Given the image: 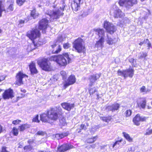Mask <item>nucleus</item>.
Here are the masks:
<instances>
[{
	"label": "nucleus",
	"instance_id": "obj_59",
	"mask_svg": "<svg viewBox=\"0 0 152 152\" xmlns=\"http://www.w3.org/2000/svg\"><path fill=\"white\" fill-rule=\"evenodd\" d=\"M2 131V127L0 125V133H1Z\"/></svg>",
	"mask_w": 152,
	"mask_h": 152
},
{
	"label": "nucleus",
	"instance_id": "obj_1",
	"mask_svg": "<svg viewBox=\"0 0 152 152\" xmlns=\"http://www.w3.org/2000/svg\"><path fill=\"white\" fill-rule=\"evenodd\" d=\"M65 5L64 0H62L60 1V3L53 6L54 8H57V10L53 11L50 10L47 11L46 14L50 17V20L51 21H53L55 19H57L60 16L63 15V13L62 12L64 10Z\"/></svg>",
	"mask_w": 152,
	"mask_h": 152
},
{
	"label": "nucleus",
	"instance_id": "obj_23",
	"mask_svg": "<svg viewBox=\"0 0 152 152\" xmlns=\"http://www.w3.org/2000/svg\"><path fill=\"white\" fill-rule=\"evenodd\" d=\"M120 105L118 104H115L111 105L109 106L106 108V110L107 111H114L118 109Z\"/></svg>",
	"mask_w": 152,
	"mask_h": 152
},
{
	"label": "nucleus",
	"instance_id": "obj_53",
	"mask_svg": "<svg viewBox=\"0 0 152 152\" xmlns=\"http://www.w3.org/2000/svg\"><path fill=\"white\" fill-rule=\"evenodd\" d=\"M34 140L33 139H30L28 140V143L30 145L32 144L34 142Z\"/></svg>",
	"mask_w": 152,
	"mask_h": 152
},
{
	"label": "nucleus",
	"instance_id": "obj_22",
	"mask_svg": "<svg viewBox=\"0 0 152 152\" xmlns=\"http://www.w3.org/2000/svg\"><path fill=\"white\" fill-rule=\"evenodd\" d=\"M96 34H97L100 38L104 39V31L103 29H94Z\"/></svg>",
	"mask_w": 152,
	"mask_h": 152
},
{
	"label": "nucleus",
	"instance_id": "obj_8",
	"mask_svg": "<svg viewBox=\"0 0 152 152\" xmlns=\"http://www.w3.org/2000/svg\"><path fill=\"white\" fill-rule=\"evenodd\" d=\"M104 27L107 32L111 34H113L117 30L116 27L113 24L107 21H105L104 23Z\"/></svg>",
	"mask_w": 152,
	"mask_h": 152
},
{
	"label": "nucleus",
	"instance_id": "obj_26",
	"mask_svg": "<svg viewBox=\"0 0 152 152\" xmlns=\"http://www.w3.org/2000/svg\"><path fill=\"white\" fill-rule=\"evenodd\" d=\"M41 120L43 122H46L48 121V119H49L48 118V115L47 113H43L40 115Z\"/></svg>",
	"mask_w": 152,
	"mask_h": 152
},
{
	"label": "nucleus",
	"instance_id": "obj_45",
	"mask_svg": "<svg viewBox=\"0 0 152 152\" xmlns=\"http://www.w3.org/2000/svg\"><path fill=\"white\" fill-rule=\"evenodd\" d=\"M122 140H120L116 141L113 145V147L114 148L115 146H117V145H119L120 143L122 142Z\"/></svg>",
	"mask_w": 152,
	"mask_h": 152
},
{
	"label": "nucleus",
	"instance_id": "obj_46",
	"mask_svg": "<svg viewBox=\"0 0 152 152\" xmlns=\"http://www.w3.org/2000/svg\"><path fill=\"white\" fill-rule=\"evenodd\" d=\"M60 122L62 125H65L66 124L65 118H62L60 120Z\"/></svg>",
	"mask_w": 152,
	"mask_h": 152
},
{
	"label": "nucleus",
	"instance_id": "obj_38",
	"mask_svg": "<svg viewBox=\"0 0 152 152\" xmlns=\"http://www.w3.org/2000/svg\"><path fill=\"white\" fill-rule=\"evenodd\" d=\"M140 55L139 56V58H145L147 56V53L145 52H141L140 53Z\"/></svg>",
	"mask_w": 152,
	"mask_h": 152
},
{
	"label": "nucleus",
	"instance_id": "obj_36",
	"mask_svg": "<svg viewBox=\"0 0 152 152\" xmlns=\"http://www.w3.org/2000/svg\"><path fill=\"white\" fill-rule=\"evenodd\" d=\"M100 118L103 121L106 122H108L111 120V119L110 117H100Z\"/></svg>",
	"mask_w": 152,
	"mask_h": 152
},
{
	"label": "nucleus",
	"instance_id": "obj_15",
	"mask_svg": "<svg viewBox=\"0 0 152 152\" xmlns=\"http://www.w3.org/2000/svg\"><path fill=\"white\" fill-rule=\"evenodd\" d=\"M27 77V76L21 72H19L18 73L16 76V84L18 86H20L23 84V78Z\"/></svg>",
	"mask_w": 152,
	"mask_h": 152
},
{
	"label": "nucleus",
	"instance_id": "obj_61",
	"mask_svg": "<svg viewBox=\"0 0 152 152\" xmlns=\"http://www.w3.org/2000/svg\"><path fill=\"white\" fill-rule=\"evenodd\" d=\"M143 42H140V43H139V45H142L143 44Z\"/></svg>",
	"mask_w": 152,
	"mask_h": 152
},
{
	"label": "nucleus",
	"instance_id": "obj_43",
	"mask_svg": "<svg viewBox=\"0 0 152 152\" xmlns=\"http://www.w3.org/2000/svg\"><path fill=\"white\" fill-rule=\"evenodd\" d=\"M12 131L13 134L15 136H17L18 134V131L16 128L14 127L13 128Z\"/></svg>",
	"mask_w": 152,
	"mask_h": 152
},
{
	"label": "nucleus",
	"instance_id": "obj_47",
	"mask_svg": "<svg viewBox=\"0 0 152 152\" xmlns=\"http://www.w3.org/2000/svg\"><path fill=\"white\" fill-rule=\"evenodd\" d=\"M63 47L65 49H67L70 47V45L68 43H64L63 44Z\"/></svg>",
	"mask_w": 152,
	"mask_h": 152
},
{
	"label": "nucleus",
	"instance_id": "obj_10",
	"mask_svg": "<svg viewBox=\"0 0 152 152\" xmlns=\"http://www.w3.org/2000/svg\"><path fill=\"white\" fill-rule=\"evenodd\" d=\"M110 12L113 13V15L115 18H121L124 15V13L115 4L113 5L112 7Z\"/></svg>",
	"mask_w": 152,
	"mask_h": 152
},
{
	"label": "nucleus",
	"instance_id": "obj_14",
	"mask_svg": "<svg viewBox=\"0 0 152 152\" xmlns=\"http://www.w3.org/2000/svg\"><path fill=\"white\" fill-rule=\"evenodd\" d=\"M73 148V146L69 144H64L58 147L57 152H65Z\"/></svg>",
	"mask_w": 152,
	"mask_h": 152
},
{
	"label": "nucleus",
	"instance_id": "obj_13",
	"mask_svg": "<svg viewBox=\"0 0 152 152\" xmlns=\"http://www.w3.org/2000/svg\"><path fill=\"white\" fill-rule=\"evenodd\" d=\"M76 82V78L74 75H71L68 78L67 81H65L63 83V89H65L69 86L72 85Z\"/></svg>",
	"mask_w": 152,
	"mask_h": 152
},
{
	"label": "nucleus",
	"instance_id": "obj_28",
	"mask_svg": "<svg viewBox=\"0 0 152 152\" xmlns=\"http://www.w3.org/2000/svg\"><path fill=\"white\" fill-rule=\"evenodd\" d=\"M89 10L88 9L84 10H82L81 12L80 16L82 18H84L87 16L89 14Z\"/></svg>",
	"mask_w": 152,
	"mask_h": 152
},
{
	"label": "nucleus",
	"instance_id": "obj_25",
	"mask_svg": "<svg viewBox=\"0 0 152 152\" xmlns=\"http://www.w3.org/2000/svg\"><path fill=\"white\" fill-rule=\"evenodd\" d=\"M146 103V100L144 99H141L140 102L138 101L137 102L138 107L143 109H144L145 108Z\"/></svg>",
	"mask_w": 152,
	"mask_h": 152
},
{
	"label": "nucleus",
	"instance_id": "obj_30",
	"mask_svg": "<svg viewBox=\"0 0 152 152\" xmlns=\"http://www.w3.org/2000/svg\"><path fill=\"white\" fill-rule=\"evenodd\" d=\"M140 91L141 93H143V94H145L149 92L150 90L146 88L145 87L143 86L140 88Z\"/></svg>",
	"mask_w": 152,
	"mask_h": 152
},
{
	"label": "nucleus",
	"instance_id": "obj_19",
	"mask_svg": "<svg viewBox=\"0 0 152 152\" xmlns=\"http://www.w3.org/2000/svg\"><path fill=\"white\" fill-rule=\"evenodd\" d=\"M146 118L145 117H140L139 114H137L133 118V121L134 124L137 126L140 124V121H144L146 120Z\"/></svg>",
	"mask_w": 152,
	"mask_h": 152
},
{
	"label": "nucleus",
	"instance_id": "obj_44",
	"mask_svg": "<svg viewBox=\"0 0 152 152\" xmlns=\"http://www.w3.org/2000/svg\"><path fill=\"white\" fill-rule=\"evenodd\" d=\"M143 42L144 44H146V43H148V49H149V47L151 46V44L150 42L148 39H146L144 40Z\"/></svg>",
	"mask_w": 152,
	"mask_h": 152
},
{
	"label": "nucleus",
	"instance_id": "obj_60",
	"mask_svg": "<svg viewBox=\"0 0 152 152\" xmlns=\"http://www.w3.org/2000/svg\"><path fill=\"white\" fill-rule=\"evenodd\" d=\"M38 152H50L49 150L44 151H39Z\"/></svg>",
	"mask_w": 152,
	"mask_h": 152
},
{
	"label": "nucleus",
	"instance_id": "obj_48",
	"mask_svg": "<svg viewBox=\"0 0 152 152\" xmlns=\"http://www.w3.org/2000/svg\"><path fill=\"white\" fill-rule=\"evenodd\" d=\"M38 115H37L35 117L33 118L32 121L34 122L39 123V121L38 120Z\"/></svg>",
	"mask_w": 152,
	"mask_h": 152
},
{
	"label": "nucleus",
	"instance_id": "obj_7",
	"mask_svg": "<svg viewBox=\"0 0 152 152\" xmlns=\"http://www.w3.org/2000/svg\"><path fill=\"white\" fill-rule=\"evenodd\" d=\"M137 3V0H119L118 4L120 6H124L129 9Z\"/></svg>",
	"mask_w": 152,
	"mask_h": 152
},
{
	"label": "nucleus",
	"instance_id": "obj_27",
	"mask_svg": "<svg viewBox=\"0 0 152 152\" xmlns=\"http://www.w3.org/2000/svg\"><path fill=\"white\" fill-rule=\"evenodd\" d=\"M107 39H106V41L107 43L109 45H112L115 43L116 42V39L115 38H111L107 36Z\"/></svg>",
	"mask_w": 152,
	"mask_h": 152
},
{
	"label": "nucleus",
	"instance_id": "obj_49",
	"mask_svg": "<svg viewBox=\"0 0 152 152\" xmlns=\"http://www.w3.org/2000/svg\"><path fill=\"white\" fill-rule=\"evenodd\" d=\"M132 113V111L131 110H127L126 112V117H129Z\"/></svg>",
	"mask_w": 152,
	"mask_h": 152
},
{
	"label": "nucleus",
	"instance_id": "obj_54",
	"mask_svg": "<svg viewBox=\"0 0 152 152\" xmlns=\"http://www.w3.org/2000/svg\"><path fill=\"white\" fill-rule=\"evenodd\" d=\"M37 134L38 135L43 136L44 134V132L42 131H39L37 132Z\"/></svg>",
	"mask_w": 152,
	"mask_h": 152
},
{
	"label": "nucleus",
	"instance_id": "obj_31",
	"mask_svg": "<svg viewBox=\"0 0 152 152\" xmlns=\"http://www.w3.org/2000/svg\"><path fill=\"white\" fill-rule=\"evenodd\" d=\"M104 39L100 38L99 40L98 41L96 45L97 47H102L104 42Z\"/></svg>",
	"mask_w": 152,
	"mask_h": 152
},
{
	"label": "nucleus",
	"instance_id": "obj_41",
	"mask_svg": "<svg viewBox=\"0 0 152 152\" xmlns=\"http://www.w3.org/2000/svg\"><path fill=\"white\" fill-rule=\"evenodd\" d=\"M60 73L63 79H66V77L67 74L66 72L64 71H61Z\"/></svg>",
	"mask_w": 152,
	"mask_h": 152
},
{
	"label": "nucleus",
	"instance_id": "obj_56",
	"mask_svg": "<svg viewBox=\"0 0 152 152\" xmlns=\"http://www.w3.org/2000/svg\"><path fill=\"white\" fill-rule=\"evenodd\" d=\"M32 149V147L29 145L26 146L24 147V149Z\"/></svg>",
	"mask_w": 152,
	"mask_h": 152
},
{
	"label": "nucleus",
	"instance_id": "obj_20",
	"mask_svg": "<svg viewBox=\"0 0 152 152\" xmlns=\"http://www.w3.org/2000/svg\"><path fill=\"white\" fill-rule=\"evenodd\" d=\"M100 75L99 74H96L91 76L89 79L90 83L89 84L90 86H91L93 85L95 81L100 77Z\"/></svg>",
	"mask_w": 152,
	"mask_h": 152
},
{
	"label": "nucleus",
	"instance_id": "obj_63",
	"mask_svg": "<svg viewBox=\"0 0 152 152\" xmlns=\"http://www.w3.org/2000/svg\"><path fill=\"white\" fill-rule=\"evenodd\" d=\"M31 47H34V44H32L31 45Z\"/></svg>",
	"mask_w": 152,
	"mask_h": 152
},
{
	"label": "nucleus",
	"instance_id": "obj_11",
	"mask_svg": "<svg viewBox=\"0 0 152 152\" xmlns=\"http://www.w3.org/2000/svg\"><path fill=\"white\" fill-rule=\"evenodd\" d=\"M134 72L133 69L129 68L122 71L119 70L118 71V74L119 75H123L125 78L128 76L131 78L134 75Z\"/></svg>",
	"mask_w": 152,
	"mask_h": 152
},
{
	"label": "nucleus",
	"instance_id": "obj_64",
	"mask_svg": "<svg viewBox=\"0 0 152 152\" xmlns=\"http://www.w3.org/2000/svg\"><path fill=\"white\" fill-rule=\"evenodd\" d=\"M1 30L0 28V33H1Z\"/></svg>",
	"mask_w": 152,
	"mask_h": 152
},
{
	"label": "nucleus",
	"instance_id": "obj_62",
	"mask_svg": "<svg viewBox=\"0 0 152 152\" xmlns=\"http://www.w3.org/2000/svg\"><path fill=\"white\" fill-rule=\"evenodd\" d=\"M147 107L148 109H150L151 108V107L149 105H147Z\"/></svg>",
	"mask_w": 152,
	"mask_h": 152
},
{
	"label": "nucleus",
	"instance_id": "obj_50",
	"mask_svg": "<svg viewBox=\"0 0 152 152\" xmlns=\"http://www.w3.org/2000/svg\"><path fill=\"white\" fill-rule=\"evenodd\" d=\"M21 122V120L17 119L13 121L12 122V123L15 125H17L19 124Z\"/></svg>",
	"mask_w": 152,
	"mask_h": 152
},
{
	"label": "nucleus",
	"instance_id": "obj_6",
	"mask_svg": "<svg viewBox=\"0 0 152 152\" xmlns=\"http://www.w3.org/2000/svg\"><path fill=\"white\" fill-rule=\"evenodd\" d=\"M64 38L61 36H59L57 39L56 43L51 46L52 48L53 49L52 51L53 53L57 54L60 52L61 48L59 44L64 41Z\"/></svg>",
	"mask_w": 152,
	"mask_h": 152
},
{
	"label": "nucleus",
	"instance_id": "obj_29",
	"mask_svg": "<svg viewBox=\"0 0 152 152\" xmlns=\"http://www.w3.org/2000/svg\"><path fill=\"white\" fill-rule=\"evenodd\" d=\"M30 126L27 124H23L19 126L18 129L20 131H23L25 129L29 128Z\"/></svg>",
	"mask_w": 152,
	"mask_h": 152
},
{
	"label": "nucleus",
	"instance_id": "obj_40",
	"mask_svg": "<svg viewBox=\"0 0 152 152\" xmlns=\"http://www.w3.org/2000/svg\"><path fill=\"white\" fill-rule=\"evenodd\" d=\"M26 0H16V3L19 6H21L25 2Z\"/></svg>",
	"mask_w": 152,
	"mask_h": 152
},
{
	"label": "nucleus",
	"instance_id": "obj_18",
	"mask_svg": "<svg viewBox=\"0 0 152 152\" xmlns=\"http://www.w3.org/2000/svg\"><path fill=\"white\" fill-rule=\"evenodd\" d=\"M2 96L5 99L12 98L14 97L13 90L10 88L5 90L2 94Z\"/></svg>",
	"mask_w": 152,
	"mask_h": 152
},
{
	"label": "nucleus",
	"instance_id": "obj_3",
	"mask_svg": "<svg viewBox=\"0 0 152 152\" xmlns=\"http://www.w3.org/2000/svg\"><path fill=\"white\" fill-rule=\"evenodd\" d=\"M62 109L59 106L52 108L47 112L49 119L56 121L58 118V114H62Z\"/></svg>",
	"mask_w": 152,
	"mask_h": 152
},
{
	"label": "nucleus",
	"instance_id": "obj_17",
	"mask_svg": "<svg viewBox=\"0 0 152 152\" xmlns=\"http://www.w3.org/2000/svg\"><path fill=\"white\" fill-rule=\"evenodd\" d=\"M48 23V20L45 18L43 19L39 22V28L42 30L43 33H45V30L47 28Z\"/></svg>",
	"mask_w": 152,
	"mask_h": 152
},
{
	"label": "nucleus",
	"instance_id": "obj_57",
	"mask_svg": "<svg viewBox=\"0 0 152 152\" xmlns=\"http://www.w3.org/2000/svg\"><path fill=\"white\" fill-rule=\"evenodd\" d=\"M5 77L4 76L0 75V80L1 81L3 80H4Z\"/></svg>",
	"mask_w": 152,
	"mask_h": 152
},
{
	"label": "nucleus",
	"instance_id": "obj_51",
	"mask_svg": "<svg viewBox=\"0 0 152 152\" xmlns=\"http://www.w3.org/2000/svg\"><path fill=\"white\" fill-rule=\"evenodd\" d=\"M8 10H9V11H12L13 10V4H11L10 5L8 8Z\"/></svg>",
	"mask_w": 152,
	"mask_h": 152
},
{
	"label": "nucleus",
	"instance_id": "obj_4",
	"mask_svg": "<svg viewBox=\"0 0 152 152\" xmlns=\"http://www.w3.org/2000/svg\"><path fill=\"white\" fill-rule=\"evenodd\" d=\"M84 42L80 38H78L73 42V47L79 53L83 52L85 51V48L83 45Z\"/></svg>",
	"mask_w": 152,
	"mask_h": 152
},
{
	"label": "nucleus",
	"instance_id": "obj_35",
	"mask_svg": "<svg viewBox=\"0 0 152 152\" xmlns=\"http://www.w3.org/2000/svg\"><path fill=\"white\" fill-rule=\"evenodd\" d=\"M5 9L4 5L2 4V2L0 1V17L1 16L2 12L3 11H5Z\"/></svg>",
	"mask_w": 152,
	"mask_h": 152
},
{
	"label": "nucleus",
	"instance_id": "obj_55",
	"mask_svg": "<svg viewBox=\"0 0 152 152\" xmlns=\"http://www.w3.org/2000/svg\"><path fill=\"white\" fill-rule=\"evenodd\" d=\"M80 127L81 128V129L86 130L87 129V128L84 124H82L80 126Z\"/></svg>",
	"mask_w": 152,
	"mask_h": 152
},
{
	"label": "nucleus",
	"instance_id": "obj_34",
	"mask_svg": "<svg viewBox=\"0 0 152 152\" xmlns=\"http://www.w3.org/2000/svg\"><path fill=\"white\" fill-rule=\"evenodd\" d=\"M31 15L34 18H35L38 16V13H36V10L34 9L31 11Z\"/></svg>",
	"mask_w": 152,
	"mask_h": 152
},
{
	"label": "nucleus",
	"instance_id": "obj_52",
	"mask_svg": "<svg viewBox=\"0 0 152 152\" xmlns=\"http://www.w3.org/2000/svg\"><path fill=\"white\" fill-rule=\"evenodd\" d=\"M152 133V130L151 129H148L147 131L145 134L146 135H149L151 134Z\"/></svg>",
	"mask_w": 152,
	"mask_h": 152
},
{
	"label": "nucleus",
	"instance_id": "obj_39",
	"mask_svg": "<svg viewBox=\"0 0 152 152\" xmlns=\"http://www.w3.org/2000/svg\"><path fill=\"white\" fill-rule=\"evenodd\" d=\"M97 90L95 87H94L89 90V94L90 95L94 94L95 92H97Z\"/></svg>",
	"mask_w": 152,
	"mask_h": 152
},
{
	"label": "nucleus",
	"instance_id": "obj_32",
	"mask_svg": "<svg viewBox=\"0 0 152 152\" xmlns=\"http://www.w3.org/2000/svg\"><path fill=\"white\" fill-rule=\"evenodd\" d=\"M123 134L124 137L128 141L130 142L132 141V138L130 137L129 134L124 132H123Z\"/></svg>",
	"mask_w": 152,
	"mask_h": 152
},
{
	"label": "nucleus",
	"instance_id": "obj_21",
	"mask_svg": "<svg viewBox=\"0 0 152 152\" xmlns=\"http://www.w3.org/2000/svg\"><path fill=\"white\" fill-rule=\"evenodd\" d=\"M61 105L63 108L68 111H69L74 107V104L64 102L62 103Z\"/></svg>",
	"mask_w": 152,
	"mask_h": 152
},
{
	"label": "nucleus",
	"instance_id": "obj_2",
	"mask_svg": "<svg viewBox=\"0 0 152 152\" xmlns=\"http://www.w3.org/2000/svg\"><path fill=\"white\" fill-rule=\"evenodd\" d=\"M50 59L51 61H56L61 66H66L71 62V59L67 53L52 56L50 57Z\"/></svg>",
	"mask_w": 152,
	"mask_h": 152
},
{
	"label": "nucleus",
	"instance_id": "obj_33",
	"mask_svg": "<svg viewBox=\"0 0 152 152\" xmlns=\"http://www.w3.org/2000/svg\"><path fill=\"white\" fill-rule=\"evenodd\" d=\"M66 136H67V135L66 133L61 134H56L55 137L56 139L59 140L63 138L64 137Z\"/></svg>",
	"mask_w": 152,
	"mask_h": 152
},
{
	"label": "nucleus",
	"instance_id": "obj_5",
	"mask_svg": "<svg viewBox=\"0 0 152 152\" xmlns=\"http://www.w3.org/2000/svg\"><path fill=\"white\" fill-rule=\"evenodd\" d=\"M37 63L42 68L46 71H50L51 70V67L50 62L46 58H42L38 59Z\"/></svg>",
	"mask_w": 152,
	"mask_h": 152
},
{
	"label": "nucleus",
	"instance_id": "obj_24",
	"mask_svg": "<svg viewBox=\"0 0 152 152\" xmlns=\"http://www.w3.org/2000/svg\"><path fill=\"white\" fill-rule=\"evenodd\" d=\"M29 69L32 74L37 73L38 71L36 68L35 64L33 62L31 63L29 65Z\"/></svg>",
	"mask_w": 152,
	"mask_h": 152
},
{
	"label": "nucleus",
	"instance_id": "obj_9",
	"mask_svg": "<svg viewBox=\"0 0 152 152\" xmlns=\"http://www.w3.org/2000/svg\"><path fill=\"white\" fill-rule=\"evenodd\" d=\"M104 27L107 32L111 34H113L117 30L116 27L113 24L107 21H105L104 23Z\"/></svg>",
	"mask_w": 152,
	"mask_h": 152
},
{
	"label": "nucleus",
	"instance_id": "obj_16",
	"mask_svg": "<svg viewBox=\"0 0 152 152\" xmlns=\"http://www.w3.org/2000/svg\"><path fill=\"white\" fill-rule=\"evenodd\" d=\"M83 0H74L71 5L73 11L76 12L80 8V4L83 3Z\"/></svg>",
	"mask_w": 152,
	"mask_h": 152
},
{
	"label": "nucleus",
	"instance_id": "obj_37",
	"mask_svg": "<svg viewBox=\"0 0 152 152\" xmlns=\"http://www.w3.org/2000/svg\"><path fill=\"white\" fill-rule=\"evenodd\" d=\"M27 21L28 20H19V23L18 25V27H22L23 26V24L27 22Z\"/></svg>",
	"mask_w": 152,
	"mask_h": 152
},
{
	"label": "nucleus",
	"instance_id": "obj_12",
	"mask_svg": "<svg viewBox=\"0 0 152 152\" xmlns=\"http://www.w3.org/2000/svg\"><path fill=\"white\" fill-rule=\"evenodd\" d=\"M40 35V33L39 31L37 29H32L31 31H28L27 34V36L31 40L39 37Z\"/></svg>",
	"mask_w": 152,
	"mask_h": 152
},
{
	"label": "nucleus",
	"instance_id": "obj_58",
	"mask_svg": "<svg viewBox=\"0 0 152 152\" xmlns=\"http://www.w3.org/2000/svg\"><path fill=\"white\" fill-rule=\"evenodd\" d=\"M134 61V59L133 58H130L129 59V61L130 63H133Z\"/></svg>",
	"mask_w": 152,
	"mask_h": 152
},
{
	"label": "nucleus",
	"instance_id": "obj_42",
	"mask_svg": "<svg viewBox=\"0 0 152 152\" xmlns=\"http://www.w3.org/2000/svg\"><path fill=\"white\" fill-rule=\"evenodd\" d=\"M96 137H94L93 138H89L87 140L88 143H92L94 142L95 140Z\"/></svg>",
	"mask_w": 152,
	"mask_h": 152
}]
</instances>
